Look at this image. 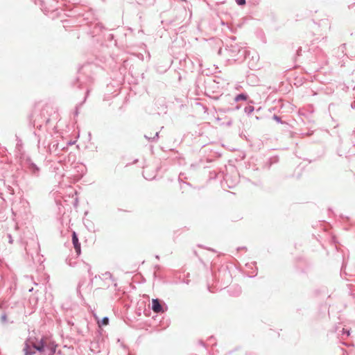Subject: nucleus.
<instances>
[{
	"label": "nucleus",
	"instance_id": "1",
	"mask_svg": "<svg viewBox=\"0 0 355 355\" xmlns=\"http://www.w3.org/2000/svg\"><path fill=\"white\" fill-rule=\"evenodd\" d=\"M30 342L34 349L40 353H44L45 351H47L49 355L54 354L57 348V345L49 337H42L40 339L36 338Z\"/></svg>",
	"mask_w": 355,
	"mask_h": 355
},
{
	"label": "nucleus",
	"instance_id": "2",
	"mask_svg": "<svg viewBox=\"0 0 355 355\" xmlns=\"http://www.w3.org/2000/svg\"><path fill=\"white\" fill-rule=\"evenodd\" d=\"M152 309L155 313H157L163 312L162 306L161 305L158 299L152 300Z\"/></svg>",
	"mask_w": 355,
	"mask_h": 355
},
{
	"label": "nucleus",
	"instance_id": "3",
	"mask_svg": "<svg viewBox=\"0 0 355 355\" xmlns=\"http://www.w3.org/2000/svg\"><path fill=\"white\" fill-rule=\"evenodd\" d=\"M72 242L76 252H77L78 254H80L81 252L80 244L78 242V239L75 232H73L72 234Z\"/></svg>",
	"mask_w": 355,
	"mask_h": 355
},
{
	"label": "nucleus",
	"instance_id": "4",
	"mask_svg": "<svg viewBox=\"0 0 355 355\" xmlns=\"http://www.w3.org/2000/svg\"><path fill=\"white\" fill-rule=\"evenodd\" d=\"M109 323V319L107 317L103 318L101 321L98 320V324L99 327L106 326Z\"/></svg>",
	"mask_w": 355,
	"mask_h": 355
},
{
	"label": "nucleus",
	"instance_id": "5",
	"mask_svg": "<svg viewBox=\"0 0 355 355\" xmlns=\"http://www.w3.org/2000/svg\"><path fill=\"white\" fill-rule=\"evenodd\" d=\"M246 99H247V96L245 94H239L235 98V101H241V100L245 101Z\"/></svg>",
	"mask_w": 355,
	"mask_h": 355
},
{
	"label": "nucleus",
	"instance_id": "6",
	"mask_svg": "<svg viewBox=\"0 0 355 355\" xmlns=\"http://www.w3.org/2000/svg\"><path fill=\"white\" fill-rule=\"evenodd\" d=\"M25 355H33L35 352H31L30 347L26 345V347L24 348Z\"/></svg>",
	"mask_w": 355,
	"mask_h": 355
},
{
	"label": "nucleus",
	"instance_id": "7",
	"mask_svg": "<svg viewBox=\"0 0 355 355\" xmlns=\"http://www.w3.org/2000/svg\"><path fill=\"white\" fill-rule=\"evenodd\" d=\"M236 2L240 6H243L245 4V0H236Z\"/></svg>",
	"mask_w": 355,
	"mask_h": 355
}]
</instances>
